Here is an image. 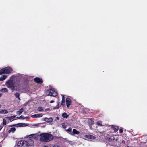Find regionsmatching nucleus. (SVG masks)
Segmentation results:
<instances>
[{
  "label": "nucleus",
  "instance_id": "nucleus-1",
  "mask_svg": "<svg viewBox=\"0 0 147 147\" xmlns=\"http://www.w3.org/2000/svg\"><path fill=\"white\" fill-rule=\"evenodd\" d=\"M37 138H39L41 141L47 142L53 139V136L48 133H43L37 135Z\"/></svg>",
  "mask_w": 147,
  "mask_h": 147
},
{
  "label": "nucleus",
  "instance_id": "nucleus-2",
  "mask_svg": "<svg viewBox=\"0 0 147 147\" xmlns=\"http://www.w3.org/2000/svg\"><path fill=\"white\" fill-rule=\"evenodd\" d=\"M6 84L7 85L8 87L11 90L12 92H13L14 90L17 91L19 90L18 87V86H17L16 84H15L11 80L7 81Z\"/></svg>",
  "mask_w": 147,
  "mask_h": 147
},
{
  "label": "nucleus",
  "instance_id": "nucleus-3",
  "mask_svg": "<svg viewBox=\"0 0 147 147\" xmlns=\"http://www.w3.org/2000/svg\"><path fill=\"white\" fill-rule=\"evenodd\" d=\"M12 69L10 67H6L0 70V75L3 74H9L11 73Z\"/></svg>",
  "mask_w": 147,
  "mask_h": 147
},
{
  "label": "nucleus",
  "instance_id": "nucleus-4",
  "mask_svg": "<svg viewBox=\"0 0 147 147\" xmlns=\"http://www.w3.org/2000/svg\"><path fill=\"white\" fill-rule=\"evenodd\" d=\"M46 93L47 94L49 93V94L47 95L48 96H50L53 97H55L57 95V92L55 91L53 88L47 90Z\"/></svg>",
  "mask_w": 147,
  "mask_h": 147
},
{
  "label": "nucleus",
  "instance_id": "nucleus-5",
  "mask_svg": "<svg viewBox=\"0 0 147 147\" xmlns=\"http://www.w3.org/2000/svg\"><path fill=\"white\" fill-rule=\"evenodd\" d=\"M23 147H25L26 146H29L31 145H32L34 144V142L31 139H29L28 141L23 140Z\"/></svg>",
  "mask_w": 147,
  "mask_h": 147
},
{
  "label": "nucleus",
  "instance_id": "nucleus-6",
  "mask_svg": "<svg viewBox=\"0 0 147 147\" xmlns=\"http://www.w3.org/2000/svg\"><path fill=\"white\" fill-rule=\"evenodd\" d=\"M34 81L37 83L41 84L43 82L42 79L38 77H36L34 79Z\"/></svg>",
  "mask_w": 147,
  "mask_h": 147
},
{
  "label": "nucleus",
  "instance_id": "nucleus-7",
  "mask_svg": "<svg viewBox=\"0 0 147 147\" xmlns=\"http://www.w3.org/2000/svg\"><path fill=\"white\" fill-rule=\"evenodd\" d=\"M66 101L67 107L68 108L71 104V100L69 98H66Z\"/></svg>",
  "mask_w": 147,
  "mask_h": 147
},
{
  "label": "nucleus",
  "instance_id": "nucleus-8",
  "mask_svg": "<svg viewBox=\"0 0 147 147\" xmlns=\"http://www.w3.org/2000/svg\"><path fill=\"white\" fill-rule=\"evenodd\" d=\"M43 115L41 114H34L31 116V117L32 118H39L42 117Z\"/></svg>",
  "mask_w": 147,
  "mask_h": 147
},
{
  "label": "nucleus",
  "instance_id": "nucleus-9",
  "mask_svg": "<svg viewBox=\"0 0 147 147\" xmlns=\"http://www.w3.org/2000/svg\"><path fill=\"white\" fill-rule=\"evenodd\" d=\"M79 133V131H78L76 129H73V131L69 133V134L71 135L74 136L75 134H78Z\"/></svg>",
  "mask_w": 147,
  "mask_h": 147
},
{
  "label": "nucleus",
  "instance_id": "nucleus-10",
  "mask_svg": "<svg viewBox=\"0 0 147 147\" xmlns=\"http://www.w3.org/2000/svg\"><path fill=\"white\" fill-rule=\"evenodd\" d=\"M43 120L48 123L52 122L53 121V118L52 117L47 118L45 117L43 119Z\"/></svg>",
  "mask_w": 147,
  "mask_h": 147
},
{
  "label": "nucleus",
  "instance_id": "nucleus-11",
  "mask_svg": "<svg viewBox=\"0 0 147 147\" xmlns=\"http://www.w3.org/2000/svg\"><path fill=\"white\" fill-rule=\"evenodd\" d=\"M17 126H19L20 127H21L28 126V124L24 123H19L17 124Z\"/></svg>",
  "mask_w": 147,
  "mask_h": 147
},
{
  "label": "nucleus",
  "instance_id": "nucleus-12",
  "mask_svg": "<svg viewBox=\"0 0 147 147\" xmlns=\"http://www.w3.org/2000/svg\"><path fill=\"white\" fill-rule=\"evenodd\" d=\"M23 142H24L23 140H21L19 141L17 143L18 146L19 147H22L23 146Z\"/></svg>",
  "mask_w": 147,
  "mask_h": 147
},
{
  "label": "nucleus",
  "instance_id": "nucleus-13",
  "mask_svg": "<svg viewBox=\"0 0 147 147\" xmlns=\"http://www.w3.org/2000/svg\"><path fill=\"white\" fill-rule=\"evenodd\" d=\"M88 123L89 126H92L94 123V122L91 119H88Z\"/></svg>",
  "mask_w": 147,
  "mask_h": 147
},
{
  "label": "nucleus",
  "instance_id": "nucleus-14",
  "mask_svg": "<svg viewBox=\"0 0 147 147\" xmlns=\"http://www.w3.org/2000/svg\"><path fill=\"white\" fill-rule=\"evenodd\" d=\"M0 91L1 92L3 93L8 92L7 89L5 88H2Z\"/></svg>",
  "mask_w": 147,
  "mask_h": 147
},
{
  "label": "nucleus",
  "instance_id": "nucleus-15",
  "mask_svg": "<svg viewBox=\"0 0 147 147\" xmlns=\"http://www.w3.org/2000/svg\"><path fill=\"white\" fill-rule=\"evenodd\" d=\"M14 95L15 96L16 98L20 100V99L19 97V96H20V95L19 93L17 92L16 93H14Z\"/></svg>",
  "mask_w": 147,
  "mask_h": 147
},
{
  "label": "nucleus",
  "instance_id": "nucleus-16",
  "mask_svg": "<svg viewBox=\"0 0 147 147\" xmlns=\"http://www.w3.org/2000/svg\"><path fill=\"white\" fill-rule=\"evenodd\" d=\"M7 77V76L3 75L0 77V81H2L5 80Z\"/></svg>",
  "mask_w": 147,
  "mask_h": 147
},
{
  "label": "nucleus",
  "instance_id": "nucleus-17",
  "mask_svg": "<svg viewBox=\"0 0 147 147\" xmlns=\"http://www.w3.org/2000/svg\"><path fill=\"white\" fill-rule=\"evenodd\" d=\"M16 130V128L15 127H12L10 128V129L9 130L8 132L10 133V132H12V133H13Z\"/></svg>",
  "mask_w": 147,
  "mask_h": 147
},
{
  "label": "nucleus",
  "instance_id": "nucleus-18",
  "mask_svg": "<svg viewBox=\"0 0 147 147\" xmlns=\"http://www.w3.org/2000/svg\"><path fill=\"white\" fill-rule=\"evenodd\" d=\"M8 113L7 111L6 110H0V113L1 114H7Z\"/></svg>",
  "mask_w": 147,
  "mask_h": 147
},
{
  "label": "nucleus",
  "instance_id": "nucleus-19",
  "mask_svg": "<svg viewBox=\"0 0 147 147\" xmlns=\"http://www.w3.org/2000/svg\"><path fill=\"white\" fill-rule=\"evenodd\" d=\"M62 116L63 117L66 118L69 116V115L66 113H64L62 114Z\"/></svg>",
  "mask_w": 147,
  "mask_h": 147
},
{
  "label": "nucleus",
  "instance_id": "nucleus-20",
  "mask_svg": "<svg viewBox=\"0 0 147 147\" xmlns=\"http://www.w3.org/2000/svg\"><path fill=\"white\" fill-rule=\"evenodd\" d=\"M24 109L23 108H21V109L19 110L17 112V113L19 115L21 114L22 112L23 111Z\"/></svg>",
  "mask_w": 147,
  "mask_h": 147
},
{
  "label": "nucleus",
  "instance_id": "nucleus-21",
  "mask_svg": "<svg viewBox=\"0 0 147 147\" xmlns=\"http://www.w3.org/2000/svg\"><path fill=\"white\" fill-rule=\"evenodd\" d=\"M84 136L85 138H87L92 139L93 136L90 135H86Z\"/></svg>",
  "mask_w": 147,
  "mask_h": 147
},
{
  "label": "nucleus",
  "instance_id": "nucleus-22",
  "mask_svg": "<svg viewBox=\"0 0 147 147\" xmlns=\"http://www.w3.org/2000/svg\"><path fill=\"white\" fill-rule=\"evenodd\" d=\"M65 101L64 97L63 96L62 99L61 101V105H65Z\"/></svg>",
  "mask_w": 147,
  "mask_h": 147
},
{
  "label": "nucleus",
  "instance_id": "nucleus-23",
  "mask_svg": "<svg viewBox=\"0 0 147 147\" xmlns=\"http://www.w3.org/2000/svg\"><path fill=\"white\" fill-rule=\"evenodd\" d=\"M16 116H12L11 117H6L7 118H8L9 119V120L11 122L13 121V120H12V119L13 118H15Z\"/></svg>",
  "mask_w": 147,
  "mask_h": 147
},
{
  "label": "nucleus",
  "instance_id": "nucleus-24",
  "mask_svg": "<svg viewBox=\"0 0 147 147\" xmlns=\"http://www.w3.org/2000/svg\"><path fill=\"white\" fill-rule=\"evenodd\" d=\"M28 137L29 138H36V135L35 134H32L30 135Z\"/></svg>",
  "mask_w": 147,
  "mask_h": 147
},
{
  "label": "nucleus",
  "instance_id": "nucleus-25",
  "mask_svg": "<svg viewBox=\"0 0 147 147\" xmlns=\"http://www.w3.org/2000/svg\"><path fill=\"white\" fill-rule=\"evenodd\" d=\"M115 132L117 131L119 129V127L118 126H115L113 127Z\"/></svg>",
  "mask_w": 147,
  "mask_h": 147
},
{
  "label": "nucleus",
  "instance_id": "nucleus-26",
  "mask_svg": "<svg viewBox=\"0 0 147 147\" xmlns=\"http://www.w3.org/2000/svg\"><path fill=\"white\" fill-rule=\"evenodd\" d=\"M66 131L67 132H68L69 133L71 132V131H72V128L71 127L67 129H65Z\"/></svg>",
  "mask_w": 147,
  "mask_h": 147
},
{
  "label": "nucleus",
  "instance_id": "nucleus-27",
  "mask_svg": "<svg viewBox=\"0 0 147 147\" xmlns=\"http://www.w3.org/2000/svg\"><path fill=\"white\" fill-rule=\"evenodd\" d=\"M38 110L39 111L41 112L42 111H43V109L42 107H38Z\"/></svg>",
  "mask_w": 147,
  "mask_h": 147
},
{
  "label": "nucleus",
  "instance_id": "nucleus-28",
  "mask_svg": "<svg viewBox=\"0 0 147 147\" xmlns=\"http://www.w3.org/2000/svg\"><path fill=\"white\" fill-rule=\"evenodd\" d=\"M6 124V121L4 119H3L2 125L4 126V125H5Z\"/></svg>",
  "mask_w": 147,
  "mask_h": 147
},
{
  "label": "nucleus",
  "instance_id": "nucleus-29",
  "mask_svg": "<svg viewBox=\"0 0 147 147\" xmlns=\"http://www.w3.org/2000/svg\"><path fill=\"white\" fill-rule=\"evenodd\" d=\"M62 127L64 128H65L66 127V125L64 123H62L61 124Z\"/></svg>",
  "mask_w": 147,
  "mask_h": 147
},
{
  "label": "nucleus",
  "instance_id": "nucleus-30",
  "mask_svg": "<svg viewBox=\"0 0 147 147\" xmlns=\"http://www.w3.org/2000/svg\"><path fill=\"white\" fill-rule=\"evenodd\" d=\"M24 117L23 115H21L20 116L16 118H17L18 119H21V118H22L23 119V118H24Z\"/></svg>",
  "mask_w": 147,
  "mask_h": 147
},
{
  "label": "nucleus",
  "instance_id": "nucleus-31",
  "mask_svg": "<svg viewBox=\"0 0 147 147\" xmlns=\"http://www.w3.org/2000/svg\"><path fill=\"white\" fill-rule=\"evenodd\" d=\"M97 124L99 126H102V125L100 123L99 121H98L97 122Z\"/></svg>",
  "mask_w": 147,
  "mask_h": 147
},
{
  "label": "nucleus",
  "instance_id": "nucleus-32",
  "mask_svg": "<svg viewBox=\"0 0 147 147\" xmlns=\"http://www.w3.org/2000/svg\"><path fill=\"white\" fill-rule=\"evenodd\" d=\"M59 104L58 103L57 104V106H56V107L55 108H54V109H57L59 108Z\"/></svg>",
  "mask_w": 147,
  "mask_h": 147
},
{
  "label": "nucleus",
  "instance_id": "nucleus-33",
  "mask_svg": "<svg viewBox=\"0 0 147 147\" xmlns=\"http://www.w3.org/2000/svg\"><path fill=\"white\" fill-rule=\"evenodd\" d=\"M13 126H17V124L12 125L9 126L10 127H13Z\"/></svg>",
  "mask_w": 147,
  "mask_h": 147
},
{
  "label": "nucleus",
  "instance_id": "nucleus-34",
  "mask_svg": "<svg viewBox=\"0 0 147 147\" xmlns=\"http://www.w3.org/2000/svg\"><path fill=\"white\" fill-rule=\"evenodd\" d=\"M59 118L58 117H55V121H56L57 120H59Z\"/></svg>",
  "mask_w": 147,
  "mask_h": 147
},
{
  "label": "nucleus",
  "instance_id": "nucleus-35",
  "mask_svg": "<svg viewBox=\"0 0 147 147\" xmlns=\"http://www.w3.org/2000/svg\"><path fill=\"white\" fill-rule=\"evenodd\" d=\"M43 124V123H39V124H35L34 125L35 126H37L38 125H41V124Z\"/></svg>",
  "mask_w": 147,
  "mask_h": 147
},
{
  "label": "nucleus",
  "instance_id": "nucleus-36",
  "mask_svg": "<svg viewBox=\"0 0 147 147\" xmlns=\"http://www.w3.org/2000/svg\"><path fill=\"white\" fill-rule=\"evenodd\" d=\"M123 130L122 129H120L119 130V132L120 133H122L123 132Z\"/></svg>",
  "mask_w": 147,
  "mask_h": 147
},
{
  "label": "nucleus",
  "instance_id": "nucleus-37",
  "mask_svg": "<svg viewBox=\"0 0 147 147\" xmlns=\"http://www.w3.org/2000/svg\"><path fill=\"white\" fill-rule=\"evenodd\" d=\"M122 142L123 144H124L125 143V141L124 140H122Z\"/></svg>",
  "mask_w": 147,
  "mask_h": 147
},
{
  "label": "nucleus",
  "instance_id": "nucleus-38",
  "mask_svg": "<svg viewBox=\"0 0 147 147\" xmlns=\"http://www.w3.org/2000/svg\"><path fill=\"white\" fill-rule=\"evenodd\" d=\"M54 102V101H53V100H51V101H50V103H52Z\"/></svg>",
  "mask_w": 147,
  "mask_h": 147
},
{
  "label": "nucleus",
  "instance_id": "nucleus-39",
  "mask_svg": "<svg viewBox=\"0 0 147 147\" xmlns=\"http://www.w3.org/2000/svg\"><path fill=\"white\" fill-rule=\"evenodd\" d=\"M29 118V117H24V118H23V119H26V118Z\"/></svg>",
  "mask_w": 147,
  "mask_h": 147
},
{
  "label": "nucleus",
  "instance_id": "nucleus-40",
  "mask_svg": "<svg viewBox=\"0 0 147 147\" xmlns=\"http://www.w3.org/2000/svg\"><path fill=\"white\" fill-rule=\"evenodd\" d=\"M3 127L2 126H0V131L2 129Z\"/></svg>",
  "mask_w": 147,
  "mask_h": 147
},
{
  "label": "nucleus",
  "instance_id": "nucleus-41",
  "mask_svg": "<svg viewBox=\"0 0 147 147\" xmlns=\"http://www.w3.org/2000/svg\"><path fill=\"white\" fill-rule=\"evenodd\" d=\"M45 125H43V126H40V127H45Z\"/></svg>",
  "mask_w": 147,
  "mask_h": 147
},
{
  "label": "nucleus",
  "instance_id": "nucleus-42",
  "mask_svg": "<svg viewBox=\"0 0 147 147\" xmlns=\"http://www.w3.org/2000/svg\"><path fill=\"white\" fill-rule=\"evenodd\" d=\"M2 96V94L1 93H0V97H1Z\"/></svg>",
  "mask_w": 147,
  "mask_h": 147
},
{
  "label": "nucleus",
  "instance_id": "nucleus-43",
  "mask_svg": "<svg viewBox=\"0 0 147 147\" xmlns=\"http://www.w3.org/2000/svg\"><path fill=\"white\" fill-rule=\"evenodd\" d=\"M43 147H48L47 146H44Z\"/></svg>",
  "mask_w": 147,
  "mask_h": 147
},
{
  "label": "nucleus",
  "instance_id": "nucleus-44",
  "mask_svg": "<svg viewBox=\"0 0 147 147\" xmlns=\"http://www.w3.org/2000/svg\"><path fill=\"white\" fill-rule=\"evenodd\" d=\"M49 110L48 109H45L46 110Z\"/></svg>",
  "mask_w": 147,
  "mask_h": 147
},
{
  "label": "nucleus",
  "instance_id": "nucleus-45",
  "mask_svg": "<svg viewBox=\"0 0 147 147\" xmlns=\"http://www.w3.org/2000/svg\"><path fill=\"white\" fill-rule=\"evenodd\" d=\"M52 147H57L56 146H53Z\"/></svg>",
  "mask_w": 147,
  "mask_h": 147
},
{
  "label": "nucleus",
  "instance_id": "nucleus-46",
  "mask_svg": "<svg viewBox=\"0 0 147 147\" xmlns=\"http://www.w3.org/2000/svg\"><path fill=\"white\" fill-rule=\"evenodd\" d=\"M117 140H118V139H116V141H117Z\"/></svg>",
  "mask_w": 147,
  "mask_h": 147
},
{
  "label": "nucleus",
  "instance_id": "nucleus-47",
  "mask_svg": "<svg viewBox=\"0 0 147 147\" xmlns=\"http://www.w3.org/2000/svg\"><path fill=\"white\" fill-rule=\"evenodd\" d=\"M0 147H1V144H0Z\"/></svg>",
  "mask_w": 147,
  "mask_h": 147
},
{
  "label": "nucleus",
  "instance_id": "nucleus-48",
  "mask_svg": "<svg viewBox=\"0 0 147 147\" xmlns=\"http://www.w3.org/2000/svg\"><path fill=\"white\" fill-rule=\"evenodd\" d=\"M1 105L0 104V108H1Z\"/></svg>",
  "mask_w": 147,
  "mask_h": 147
},
{
  "label": "nucleus",
  "instance_id": "nucleus-49",
  "mask_svg": "<svg viewBox=\"0 0 147 147\" xmlns=\"http://www.w3.org/2000/svg\"><path fill=\"white\" fill-rule=\"evenodd\" d=\"M66 139H67V138H65V140H67Z\"/></svg>",
  "mask_w": 147,
  "mask_h": 147
},
{
  "label": "nucleus",
  "instance_id": "nucleus-50",
  "mask_svg": "<svg viewBox=\"0 0 147 147\" xmlns=\"http://www.w3.org/2000/svg\"><path fill=\"white\" fill-rule=\"evenodd\" d=\"M127 147H129V146H128Z\"/></svg>",
  "mask_w": 147,
  "mask_h": 147
},
{
  "label": "nucleus",
  "instance_id": "nucleus-51",
  "mask_svg": "<svg viewBox=\"0 0 147 147\" xmlns=\"http://www.w3.org/2000/svg\"><path fill=\"white\" fill-rule=\"evenodd\" d=\"M146 141H147V140H146Z\"/></svg>",
  "mask_w": 147,
  "mask_h": 147
}]
</instances>
